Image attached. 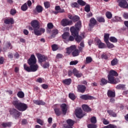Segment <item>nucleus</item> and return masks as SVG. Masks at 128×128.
<instances>
[{"instance_id": "obj_1", "label": "nucleus", "mask_w": 128, "mask_h": 128, "mask_svg": "<svg viewBox=\"0 0 128 128\" xmlns=\"http://www.w3.org/2000/svg\"><path fill=\"white\" fill-rule=\"evenodd\" d=\"M81 28L82 22L79 21L75 24V27L73 26H72L70 28V32L72 33V36H76L75 40L77 42H81L82 40L84 38V35H82V36H78V32H80V30Z\"/></svg>"}, {"instance_id": "obj_2", "label": "nucleus", "mask_w": 128, "mask_h": 128, "mask_svg": "<svg viewBox=\"0 0 128 128\" xmlns=\"http://www.w3.org/2000/svg\"><path fill=\"white\" fill-rule=\"evenodd\" d=\"M31 26L33 28L34 34L36 36H40L46 32L44 28H40V23L36 20H34L31 22Z\"/></svg>"}, {"instance_id": "obj_3", "label": "nucleus", "mask_w": 128, "mask_h": 128, "mask_svg": "<svg viewBox=\"0 0 128 128\" xmlns=\"http://www.w3.org/2000/svg\"><path fill=\"white\" fill-rule=\"evenodd\" d=\"M118 76V72H116L114 70H111L108 76V83L112 84H116L120 82V80L118 78H114V76Z\"/></svg>"}, {"instance_id": "obj_4", "label": "nucleus", "mask_w": 128, "mask_h": 128, "mask_svg": "<svg viewBox=\"0 0 128 128\" xmlns=\"http://www.w3.org/2000/svg\"><path fill=\"white\" fill-rule=\"evenodd\" d=\"M12 104L20 112H24L28 108V105L26 104L22 103L16 100L12 102Z\"/></svg>"}, {"instance_id": "obj_5", "label": "nucleus", "mask_w": 128, "mask_h": 128, "mask_svg": "<svg viewBox=\"0 0 128 128\" xmlns=\"http://www.w3.org/2000/svg\"><path fill=\"white\" fill-rule=\"evenodd\" d=\"M38 65L36 64L30 65V67L27 66L26 64H24V70L28 72H36L38 70Z\"/></svg>"}, {"instance_id": "obj_6", "label": "nucleus", "mask_w": 128, "mask_h": 128, "mask_svg": "<svg viewBox=\"0 0 128 128\" xmlns=\"http://www.w3.org/2000/svg\"><path fill=\"white\" fill-rule=\"evenodd\" d=\"M72 52L73 56H78L80 54V51L76 49V45H72L70 47L66 48V53L70 54Z\"/></svg>"}, {"instance_id": "obj_7", "label": "nucleus", "mask_w": 128, "mask_h": 128, "mask_svg": "<svg viewBox=\"0 0 128 128\" xmlns=\"http://www.w3.org/2000/svg\"><path fill=\"white\" fill-rule=\"evenodd\" d=\"M28 64L29 66H32V64H36V58L34 54H32L30 56V58L28 59Z\"/></svg>"}, {"instance_id": "obj_8", "label": "nucleus", "mask_w": 128, "mask_h": 128, "mask_svg": "<svg viewBox=\"0 0 128 128\" xmlns=\"http://www.w3.org/2000/svg\"><path fill=\"white\" fill-rule=\"evenodd\" d=\"M10 114H12L14 116L15 118H18L22 114V113H20V112L18 111L16 109H12L10 110Z\"/></svg>"}, {"instance_id": "obj_9", "label": "nucleus", "mask_w": 128, "mask_h": 128, "mask_svg": "<svg viewBox=\"0 0 128 128\" xmlns=\"http://www.w3.org/2000/svg\"><path fill=\"white\" fill-rule=\"evenodd\" d=\"M76 116L78 118H82L84 115L82 114V108H78L76 110Z\"/></svg>"}, {"instance_id": "obj_10", "label": "nucleus", "mask_w": 128, "mask_h": 128, "mask_svg": "<svg viewBox=\"0 0 128 128\" xmlns=\"http://www.w3.org/2000/svg\"><path fill=\"white\" fill-rule=\"evenodd\" d=\"M37 58H38V62L40 64H42V62H46V60H48V57L41 54H38Z\"/></svg>"}, {"instance_id": "obj_11", "label": "nucleus", "mask_w": 128, "mask_h": 128, "mask_svg": "<svg viewBox=\"0 0 128 128\" xmlns=\"http://www.w3.org/2000/svg\"><path fill=\"white\" fill-rule=\"evenodd\" d=\"M118 6L120 8H126V4H128V2L126 0H118Z\"/></svg>"}, {"instance_id": "obj_12", "label": "nucleus", "mask_w": 128, "mask_h": 128, "mask_svg": "<svg viewBox=\"0 0 128 128\" xmlns=\"http://www.w3.org/2000/svg\"><path fill=\"white\" fill-rule=\"evenodd\" d=\"M72 21L69 20L67 19H63L61 21V24L62 26H70V24H72Z\"/></svg>"}, {"instance_id": "obj_13", "label": "nucleus", "mask_w": 128, "mask_h": 128, "mask_svg": "<svg viewBox=\"0 0 128 128\" xmlns=\"http://www.w3.org/2000/svg\"><path fill=\"white\" fill-rule=\"evenodd\" d=\"M67 124L68 126H64L62 128H72V126L74 124V121L71 119H68L66 120Z\"/></svg>"}, {"instance_id": "obj_14", "label": "nucleus", "mask_w": 128, "mask_h": 128, "mask_svg": "<svg viewBox=\"0 0 128 128\" xmlns=\"http://www.w3.org/2000/svg\"><path fill=\"white\" fill-rule=\"evenodd\" d=\"M80 98L84 100H95L94 97L90 96L88 94H84L80 96Z\"/></svg>"}, {"instance_id": "obj_15", "label": "nucleus", "mask_w": 128, "mask_h": 128, "mask_svg": "<svg viewBox=\"0 0 128 128\" xmlns=\"http://www.w3.org/2000/svg\"><path fill=\"white\" fill-rule=\"evenodd\" d=\"M60 108L62 110V112L64 114H66V112L68 111V106L66 104H62L60 105Z\"/></svg>"}, {"instance_id": "obj_16", "label": "nucleus", "mask_w": 128, "mask_h": 128, "mask_svg": "<svg viewBox=\"0 0 128 128\" xmlns=\"http://www.w3.org/2000/svg\"><path fill=\"white\" fill-rule=\"evenodd\" d=\"M86 86L84 85H79L78 86V90L79 92H82V93L84 92H86Z\"/></svg>"}, {"instance_id": "obj_17", "label": "nucleus", "mask_w": 128, "mask_h": 128, "mask_svg": "<svg viewBox=\"0 0 128 128\" xmlns=\"http://www.w3.org/2000/svg\"><path fill=\"white\" fill-rule=\"evenodd\" d=\"M72 72L74 74V76H76V78H81L82 76V73L80 72L76 69L74 68L72 70Z\"/></svg>"}, {"instance_id": "obj_18", "label": "nucleus", "mask_w": 128, "mask_h": 128, "mask_svg": "<svg viewBox=\"0 0 128 128\" xmlns=\"http://www.w3.org/2000/svg\"><path fill=\"white\" fill-rule=\"evenodd\" d=\"M96 44L98 46L99 48H104L106 46V44H104L102 42V41L100 40H96Z\"/></svg>"}, {"instance_id": "obj_19", "label": "nucleus", "mask_w": 128, "mask_h": 128, "mask_svg": "<svg viewBox=\"0 0 128 128\" xmlns=\"http://www.w3.org/2000/svg\"><path fill=\"white\" fill-rule=\"evenodd\" d=\"M4 22L6 24H12L14 22V19L12 18L5 19Z\"/></svg>"}, {"instance_id": "obj_20", "label": "nucleus", "mask_w": 128, "mask_h": 128, "mask_svg": "<svg viewBox=\"0 0 128 128\" xmlns=\"http://www.w3.org/2000/svg\"><path fill=\"white\" fill-rule=\"evenodd\" d=\"M96 20L94 18H92L90 20V23L89 24V26L90 28H94V26H96Z\"/></svg>"}, {"instance_id": "obj_21", "label": "nucleus", "mask_w": 128, "mask_h": 128, "mask_svg": "<svg viewBox=\"0 0 128 128\" xmlns=\"http://www.w3.org/2000/svg\"><path fill=\"white\" fill-rule=\"evenodd\" d=\"M33 102L38 106H40V104L41 106H44L46 104V102L40 100H34Z\"/></svg>"}, {"instance_id": "obj_22", "label": "nucleus", "mask_w": 128, "mask_h": 128, "mask_svg": "<svg viewBox=\"0 0 128 128\" xmlns=\"http://www.w3.org/2000/svg\"><path fill=\"white\" fill-rule=\"evenodd\" d=\"M82 108L84 112H88L92 111V109L86 104H83Z\"/></svg>"}, {"instance_id": "obj_23", "label": "nucleus", "mask_w": 128, "mask_h": 128, "mask_svg": "<svg viewBox=\"0 0 128 128\" xmlns=\"http://www.w3.org/2000/svg\"><path fill=\"white\" fill-rule=\"evenodd\" d=\"M70 36V34L68 32H65L62 34V38L64 40H65L66 42H68V37Z\"/></svg>"}, {"instance_id": "obj_24", "label": "nucleus", "mask_w": 128, "mask_h": 128, "mask_svg": "<svg viewBox=\"0 0 128 128\" xmlns=\"http://www.w3.org/2000/svg\"><path fill=\"white\" fill-rule=\"evenodd\" d=\"M107 94L109 98H114L116 96V93L110 90L108 91Z\"/></svg>"}, {"instance_id": "obj_25", "label": "nucleus", "mask_w": 128, "mask_h": 128, "mask_svg": "<svg viewBox=\"0 0 128 128\" xmlns=\"http://www.w3.org/2000/svg\"><path fill=\"white\" fill-rule=\"evenodd\" d=\"M55 10L56 12H60V13H61V14L62 13V12H65L64 9H62L60 6H55Z\"/></svg>"}, {"instance_id": "obj_26", "label": "nucleus", "mask_w": 128, "mask_h": 128, "mask_svg": "<svg viewBox=\"0 0 128 128\" xmlns=\"http://www.w3.org/2000/svg\"><path fill=\"white\" fill-rule=\"evenodd\" d=\"M2 126L4 128H10V126H12V122H3L2 124Z\"/></svg>"}, {"instance_id": "obj_27", "label": "nucleus", "mask_w": 128, "mask_h": 128, "mask_svg": "<svg viewBox=\"0 0 128 128\" xmlns=\"http://www.w3.org/2000/svg\"><path fill=\"white\" fill-rule=\"evenodd\" d=\"M107 112L110 114V116H113V118L116 117V114L114 113V111L112 110H108Z\"/></svg>"}, {"instance_id": "obj_28", "label": "nucleus", "mask_w": 128, "mask_h": 128, "mask_svg": "<svg viewBox=\"0 0 128 128\" xmlns=\"http://www.w3.org/2000/svg\"><path fill=\"white\" fill-rule=\"evenodd\" d=\"M62 82H63V83L64 84H67L68 86H69V84H70L72 82V79L70 78L66 79L64 80Z\"/></svg>"}, {"instance_id": "obj_29", "label": "nucleus", "mask_w": 128, "mask_h": 128, "mask_svg": "<svg viewBox=\"0 0 128 128\" xmlns=\"http://www.w3.org/2000/svg\"><path fill=\"white\" fill-rule=\"evenodd\" d=\"M100 86H104L105 84H106L108 82V81L106 80V78H102L100 80Z\"/></svg>"}, {"instance_id": "obj_30", "label": "nucleus", "mask_w": 128, "mask_h": 128, "mask_svg": "<svg viewBox=\"0 0 128 128\" xmlns=\"http://www.w3.org/2000/svg\"><path fill=\"white\" fill-rule=\"evenodd\" d=\"M92 62V57L88 56L86 58V62H85L86 64H90Z\"/></svg>"}, {"instance_id": "obj_31", "label": "nucleus", "mask_w": 128, "mask_h": 128, "mask_svg": "<svg viewBox=\"0 0 128 128\" xmlns=\"http://www.w3.org/2000/svg\"><path fill=\"white\" fill-rule=\"evenodd\" d=\"M118 62V60L116 58H114L111 61V64L112 66H116Z\"/></svg>"}, {"instance_id": "obj_32", "label": "nucleus", "mask_w": 128, "mask_h": 128, "mask_svg": "<svg viewBox=\"0 0 128 128\" xmlns=\"http://www.w3.org/2000/svg\"><path fill=\"white\" fill-rule=\"evenodd\" d=\"M84 42H80V46L78 47L79 50L81 52V50H84Z\"/></svg>"}, {"instance_id": "obj_33", "label": "nucleus", "mask_w": 128, "mask_h": 128, "mask_svg": "<svg viewBox=\"0 0 128 128\" xmlns=\"http://www.w3.org/2000/svg\"><path fill=\"white\" fill-rule=\"evenodd\" d=\"M110 38V34H105L104 35V40L105 42H108V39Z\"/></svg>"}, {"instance_id": "obj_34", "label": "nucleus", "mask_w": 128, "mask_h": 128, "mask_svg": "<svg viewBox=\"0 0 128 128\" xmlns=\"http://www.w3.org/2000/svg\"><path fill=\"white\" fill-rule=\"evenodd\" d=\"M36 10L37 12H42V7L40 5L36 6Z\"/></svg>"}, {"instance_id": "obj_35", "label": "nucleus", "mask_w": 128, "mask_h": 128, "mask_svg": "<svg viewBox=\"0 0 128 128\" xmlns=\"http://www.w3.org/2000/svg\"><path fill=\"white\" fill-rule=\"evenodd\" d=\"M17 96L20 98H22L24 97V94L22 92H18Z\"/></svg>"}, {"instance_id": "obj_36", "label": "nucleus", "mask_w": 128, "mask_h": 128, "mask_svg": "<svg viewBox=\"0 0 128 128\" xmlns=\"http://www.w3.org/2000/svg\"><path fill=\"white\" fill-rule=\"evenodd\" d=\"M22 10H23V12H26V10H28V5L26 3H25L22 5L21 7Z\"/></svg>"}, {"instance_id": "obj_37", "label": "nucleus", "mask_w": 128, "mask_h": 128, "mask_svg": "<svg viewBox=\"0 0 128 128\" xmlns=\"http://www.w3.org/2000/svg\"><path fill=\"white\" fill-rule=\"evenodd\" d=\"M106 16L107 18H108L109 20L112 18V12H106Z\"/></svg>"}, {"instance_id": "obj_38", "label": "nucleus", "mask_w": 128, "mask_h": 128, "mask_svg": "<svg viewBox=\"0 0 128 128\" xmlns=\"http://www.w3.org/2000/svg\"><path fill=\"white\" fill-rule=\"evenodd\" d=\"M110 40L112 42H118V39L115 37L112 36L110 38Z\"/></svg>"}, {"instance_id": "obj_39", "label": "nucleus", "mask_w": 128, "mask_h": 128, "mask_svg": "<svg viewBox=\"0 0 128 128\" xmlns=\"http://www.w3.org/2000/svg\"><path fill=\"white\" fill-rule=\"evenodd\" d=\"M107 44V46L108 48H114V46L112 44L108 42H106Z\"/></svg>"}, {"instance_id": "obj_40", "label": "nucleus", "mask_w": 128, "mask_h": 128, "mask_svg": "<svg viewBox=\"0 0 128 128\" xmlns=\"http://www.w3.org/2000/svg\"><path fill=\"white\" fill-rule=\"evenodd\" d=\"M84 10L85 12H88L90 11V6L89 4H87L86 6L84 8Z\"/></svg>"}, {"instance_id": "obj_41", "label": "nucleus", "mask_w": 128, "mask_h": 128, "mask_svg": "<svg viewBox=\"0 0 128 128\" xmlns=\"http://www.w3.org/2000/svg\"><path fill=\"white\" fill-rule=\"evenodd\" d=\"M77 2L78 4H80V6H86V2H84L82 0H78Z\"/></svg>"}, {"instance_id": "obj_42", "label": "nucleus", "mask_w": 128, "mask_h": 128, "mask_svg": "<svg viewBox=\"0 0 128 128\" xmlns=\"http://www.w3.org/2000/svg\"><path fill=\"white\" fill-rule=\"evenodd\" d=\"M97 20L99 22H105L104 18L102 17H98L97 18Z\"/></svg>"}, {"instance_id": "obj_43", "label": "nucleus", "mask_w": 128, "mask_h": 128, "mask_svg": "<svg viewBox=\"0 0 128 128\" xmlns=\"http://www.w3.org/2000/svg\"><path fill=\"white\" fill-rule=\"evenodd\" d=\"M52 48L54 52H56V50H57L58 49V45L56 44L52 45Z\"/></svg>"}, {"instance_id": "obj_44", "label": "nucleus", "mask_w": 128, "mask_h": 128, "mask_svg": "<svg viewBox=\"0 0 128 128\" xmlns=\"http://www.w3.org/2000/svg\"><path fill=\"white\" fill-rule=\"evenodd\" d=\"M54 112L56 116H60V114H62V112L58 108H55L54 109Z\"/></svg>"}, {"instance_id": "obj_45", "label": "nucleus", "mask_w": 128, "mask_h": 128, "mask_svg": "<svg viewBox=\"0 0 128 128\" xmlns=\"http://www.w3.org/2000/svg\"><path fill=\"white\" fill-rule=\"evenodd\" d=\"M68 96L72 100H76V96L74 94H70Z\"/></svg>"}, {"instance_id": "obj_46", "label": "nucleus", "mask_w": 128, "mask_h": 128, "mask_svg": "<svg viewBox=\"0 0 128 128\" xmlns=\"http://www.w3.org/2000/svg\"><path fill=\"white\" fill-rule=\"evenodd\" d=\"M125 86H126L124 84H119L116 86V88L118 90H121L122 88L124 89V88Z\"/></svg>"}, {"instance_id": "obj_47", "label": "nucleus", "mask_w": 128, "mask_h": 128, "mask_svg": "<svg viewBox=\"0 0 128 128\" xmlns=\"http://www.w3.org/2000/svg\"><path fill=\"white\" fill-rule=\"evenodd\" d=\"M36 122L40 126H44V120L40 119H37Z\"/></svg>"}, {"instance_id": "obj_48", "label": "nucleus", "mask_w": 128, "mask_h": 128, "mask_svg": "<svg viewBox=\"0 0 128 128\" xmlns=\"http://www.w3.org/2000/svg\"><path fill=\"white\" fill-rule=\"evenodd\" d=\"M47 28L49 29V30H52V28H54V24H52V22H50L47 24Z\"/></svg>"}, {"instance_id": "obj_49", "label": "nucleus", "mask_w": 128, "mask_h": 128, "mask_svg": "<svg viewBox=\"0 0 128 128\" xmlns=\"http://www.w3.org/2000/svg\"><path fill=\"white\" fill-rule=\"evenodd\" d=\"M90 120L92 124H96V117H92Z\"/></svg>"}, {"instance_id": "obj_50", "label": "nucleus", "mask_w": 128, "mask_h": 128, "mask_svg": "<svg viewBox=\"0 0 128 128\" xmlns=\"http://www.w3.org/2000/svg\"><path fill=\"white\" fill-rule=\"evenodd\" d=\"M72 8H78V4L76 2H72L71 4Z\"/></svg>"}, {"instance_id": "obj_51", "label": "nucleus", "mask_w": 128, "mask_h": 128, "mask_svg": "<svg viewBox=\"0 0 128 128\" xmlns=\"http://www.w3.org/2000/svg\"><path fill=\"white\" fill-rule=\"evenodd\" d=\"M80 20V17L76 16H73L72 20L74 22H78Z\"/></svg>"}, {"instance_id": "obj_52", "label": "nucleus", "mask_w": 128, "mask_h": 128, "mask_svg": "<svg viewBox=\"0 0 128 128\" xmlns=\"http://www.w3.org/2000/svg\"><path fill=\"white\" fill-rule=\"evenodd\" d=\"M74 40V36H70L68 37V40L67 42H72V40Z\"/></svg>"}, {"instance_id": "obj_53", "label": "nucleus", "mask_w": 128, "mask_h": 128, "mask_svg": "<svg viewBox=\"0 0 128 128\" xmlns=\"http://www.w3.org/2000/svg\"><path fill=\"white\" fill-rule=\"evenodd\" d=\"M104 128H116V126L110 124L107 126H106L105 127H104Z\"/></svg>"}, {"instance_id": "obj_54", "label": "nucleus", "mask_w": 128, "mask_h": 128, "mask_svg": "<svg viewBox=\"0 0 128 128\" xmlns=\"http://www.w3.org/2000/svg\"><path fill=\"white\" fill-rule=\"evenodd\" d=\"M44 6L46 8H48L50 6V4L49 3V2H44Z\"/></svg>"}, {"instance_id": "obj_55", "label": "nucleus", "mask_w": 128, "mask_h": 128, "mask_svg": "<svg viewBox=\"0 0 128 128\" xmlns=\"http://www.w3.org/2000/svg\"><path fill=\"white\" fill-rule=\"evenodd\" d=\"M78 62V60L72 61L70 62V66H76Z\"/></svg>"}, {"instance_id": "obj_56", "label": "nucleus", "mask_w": 128, "mask_h": 128, "mask_svg": "<svg viewBox=\"0 0 128 128\" xmlns=\"http://www.w3.org/2000/svg\"><path fill=\"white\" fill-rule=\"evenodd\" d=\"M88 128H96V125L93 124H89L88 125Z\"/></svg>"}, {"instance_id": "obj_57", "label": "nucleus", "mask_w": 128, "mask_h": 128, "mask_svg": "<svg viewBox=\"0 0 128 128\" xmlns=\"http://www.w3.org/2000/svg\"><path fill=\"white\" fill-rule=\"evenodd\" d=\"M58 34V30L55 29L52 30V36H56V34Z\"/></svg>"}, {"instance_id": "obj_58", "label": "nucleus", "mask_w": 128, "mask_h": 128, "mask_svg": "<svg viewBox=\"0 0 128 128\" xmlns=\"http://www.w3.org/2000/svg\"><path fill=\"white\" fill-rule=\"evenodd\" d=\"M16 14V10L14 9H12L10 10V14H12V16H14V14Z\"/></svg>"}, {"instance_id": "obj_59", "label": "nucleus", "mask_w": 128, "mask_h": 128, "mask_svg": "<svg viewBox=\"0 0 128 128\" xmlns=\"http://www.w3.org/2000/svg\"><path fill=\"white\" fill-rule=\"evenodd\" d=\"M48 66H50V64L48 62L45 63L42 66L44 68H48Z\"/></svg>"}, {"instance_id": "obj_60", "label": "nucleus", "mask_w": 128, "mask_h": 128, "mask_svg": "<svg viewBox=\"0 0 128 128\" xmlns=\"http://www.w3.org/2000/svg\"><path fill=\"white\" fill-rule=\"evenodd\" d=\"M123 18L126 20H128V13L125 12L123 14Z\"/></svg>"}, {"instance_id": "obj_61", "label": "nucleus", "mask_w": 128, "mask_h": 128, "mask_svg": "<svg viewBox=\"0 0 128 128\" xmlns=\"http://www.w3.org/2000/svg\"><path fill=\"white\" fill-rule=\"evenodd\" d=\"M102 122L104 124H110V122L106 119H103Z\"/></svg>"}, {"instance_id": "obj_62", "label": "nucleus", "mask_w": 128, "mask_h": 128, "mask_svg": "<svg viewBox=\"0 0 128 128\" xmlns=\"http://www.w3.org/2000/svg\"><path fill=\"white\" fill-rule=\"evenodd\" d=\"M102 58H104V60H108V56L106 54H102L101 56Z\"/></svg>"}, {"instance_id": "obj_63", "label": "nucleus", "mask_w": 128, "mask_h": 128, "mask_svg": "<svg viewBox=\"0 0 128 128\" xmlns=\"http://www.w3.org/2000/svg\"><path fill=\"white\" fill-rule=\"evenodd\" d=\"M42 88H44V90H46L48 88V86L47 84H43L42 85Z\"/></svg>"}, {"instance_id": "obj_64", "label": "nucleus", "mask_w": 128, "mask_h": 128, "mask_svg": "<svg viewBox=\"0 0 128 128\" xmlns=\"http://www.w3.org/2000/svg\"><path fill=\"white\" fill-rule=\"evenodd\" d=\"M36 82H40V84H42V78H38L36 80Z\"/></svg>"}]
</instances>
